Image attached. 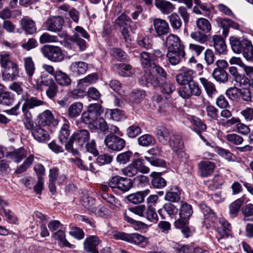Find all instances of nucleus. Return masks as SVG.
Here are the masks:
<instances>
[{
    "mask_svg": "<svg viewBox=\"0 0 253 253\" xmlns=\"http://www.w3.org/2000/svg\"><path fill=\"white\" fill-rule=\"evenodd\" d=\"M230 42L233 51L237 54L242 52V47H249V40L247 39L239 40L235 37L230 38Z\"/></svg>",
    "mask_w": 253,
    "mask_h": 253,
    "instance_id": "nucleus-23",
    "label": "nucleus"
},
{
    "mask_svg": "<svg viewBox=\"0 0 253 253\" xmlns=\"http://www.w3.org/2000/svg\"><path fill=\"white\" fill-rule=\"evenodd\" d=\"M19 70L18 66L16 64H12V66H9L2 69V79L6 81H12L16 79L19 76Z\"/></svg>",
    "mask_w": 253,
    "mask_h": 253,
    "instance_id": "nucleus-13",
    "label": "nucleus"
},
{
    "mask_svg": "<svg viewBox=\"0 0 253 253\" xmlns=\"http://www.w3.org/2000/svg\"><path fill=\"white\" fill-rule=\"evenodd\" d=\"M150 176L153 177L151 184L153 187L157 188H162L166 185V181L161 177V173L153 172L150 174Z\"/></svg>",
    "mask_w": 253,
    "mask_h": 253,
    "instance_id": "nucleus-41",
    "label": "nucleus"
},
{
    "mask_svg": "<svg viewBox=\"0 0 253 253\" xmlns=\"http://www.w3.org/2000/svg\"><path fill=\"white\" fill-rule=\"evenodd\" d=\"M181 190L177 186L171 187L169 190L166 192L165 198L166 200L176 203L180 199Z\"/></svg>",
    "mask_w": 253,
    "mask_h": 253,
    "instance_id": "nucleus-32",
    "label": "nucleus"
},
{
    "mask_svg": "<svg viewBox=\"0 0 253 253\" xmlns=\"http://www.w3.org/2000/svg\"><path fill=\"white\" fill-rule=\"evenodd\" d=\"M199 81L208 96L210 98H212L213 95L217 92L214 83L204 77L200 78Z\"/></svg>",
    "mask_w": 253,
    "mask_h": 253,
    "instance_id": "nucleus-25",
    "label": "nucleus"
},
{
    "mask_svg": "<svg viewBox=\"0 0 253 253\" xmlns=\"http://www.w3.org/2000/svg\"><path fill=\"white\" fill-rule=\"evenodd\" d=\"M72 136V139L77 141L79 146H82L88 141L89 133L85 129L77 130Z\"/></svg>",
    "mask_w": 253,
    "mask_h": 253,
    "instance_id": "nucleus-28",
    "label": "nucleus"
},
{
    "mask_svg": "<svg viewBox=\"0 0 253 253\" xmlns=\"http://www.w3.org/2000/svg\"><path fill=\"white\" fill-rule=\"evenodd\" d=\"M83 109V104L81 102H74L68 109V115L70 118L74 119L78 117Z\"/></svg>",
    "mask_w": 253,
    "mask_h": 253,
    "instance_id": "nucleus-37",
    "label": "nucleus"
},
{
    "mask_svg": "<svg viewBox=\"0 0 253 253\" xmlns=\"http://www.w3.org/2000/svg\"><path fill=\"white\" fill-rule=\"evenodd\" d=\"M32 84L37 89H40L42 86H46L45 94L49 99L54 98L58 92V86L53 78L44 72L41 73L35 84Z\"/></svg>",
    "mask_w": 253,
    "mask_h": 253,
    "instance_id": "nucleus-1",
    "label": "nucleus"
},
{
    "mask_svg": "<svg viewBox=\"0 0 253 253\" xmlns=\"http://www.w3.org/2000/svg\"><path fill=\"white\" fill-rule=\"evenodd\" d=\"M194 71L186 67H182L176 76L177 83L180 85L188 84L193 81Z\"/></svg>",
    "mask_w": 253,
    "mask_h": 253,
    "instance_id": "nucleus-12",
    "label": "nucleus"
},
{
    "mask_svg": "<svg viewBox=\"0 0 253 253\" xmlns=\"http://www.w3.org/2000/svg\"><path fill=\"white\" fill-rule=\"evenodd\" d=\"M155 4L161 11L165 14L172 12L174 9V5L170 2L165 0H155Z\"/></svg>",
    "mask_w": 253,
    "mask_h": 253,
    "instance_id": "nucleus-34",
    "label": "nucleus"
},
{
    "mask_svg": "<svg viewBox=\"0 0 253 253\" xmlns=\"http://www.w3.org/2000/svg\"><path fill=\"white\" fill-rule=\"evenodd\" d=\"M133 156L131 151H126L119 154L116 157L117 163L120 164L125 165L129 162Z\"/></svg>",
    "mask_w": 253,
    "mask_h": 253,
    "instance_id": "nucleus-56",
    "label": "nucleus"
},
{
    "mask_svg": "<svg viewBox=\"0 0 253 253\" xmlns=\"http://www.w3.org/2000/svg\"><path fill=\"white\" fill-rule=\"evenodd\" d=\"M122 173L128 177H132L136 175L138 172L148 173L150 169L143 163L142 159H134L128 166L121 169Z\"/></svg>",
    "mask_w": 253,
    "mask_h": 253,
    "instance_id": "nucleus-3",
    "label": "nucleus"
},
{
    "mask_svg": "<svg viewBox=\"0 0 253 253\" xmlns=\"http://www.w3.org/2000/svg\"><path fill=\"white\" fill-rule=\"evenodd\" d=\"M31 129L32 135L38 141L44 142L48 139L49 135L47 132L42 128L41 126L37 125Z\"/></svg>",
    "mask_w": 253,
    "mask_h": 253,
    "instance_id": "nucleus-27",
    "label": "nucleus"
},
{
    "mask_svg": "<svg viewBox=\"0 0 253 253\" xmlns=\"http://www.w3.org/2000/svg\"><path fill=\"white\" fill-rule=\"evenodd\" d=\"M70 135V124L66 120L60 130L58 139L61 143H66Z\"/></svg>",
    "mask_w": 253,
    "mask_h": 253,
    "instance_id": "nucleus-38",
    "label": "nucleus"
},
{
    "mask_svg": "<svg viewBox=\"0 0 253 253\" xmlns=\"http://www.w3.org/2000/svg\"><path fill=\"white\" fill-rule=\"evenodd\" d=\"M70 161L74 163L81 170H89L92 172L95 171V169L94 168L92 164L89 163L88 166L87 165H84L83 163L82 160L78 157L71 158Z\"/></svg>",
    "mask_w": 253,
    "mask_h": 253,
    "instance_id": "nucleus-50",
    "label": "nucleus"
},
{
    "mask_svg": "<svg viewBox=\"0 0 253 253\" xmlns=\"http://www.w3.org/2000/svg\"><path fill=\"white\" fill-rule=\"evenodd\" d=\"M99 239L97 236H90L84 242V250L88 253H99L96 247L99 244Z\"/></svg>",
    "mask_w": 253,
    "mask_h": 253,
    "instance_id": "nucleus-17",
    "label": "nucleus"
},
{
    "mask_svg": "<svg viewBox=\"0 0 253 253\" xmlns=\"http://www.w3.org/2000/svg\"><path fill=\"white\" fill-rule=\"evenodd\" d=\"M27 155V151L23 148H20L8 152L6 154V157L9 158L16 163H19Z\"/></svg>",
    "mask_w": 253,
    "mask_h": 253,
    "instance_id": "nucleus-29",
    "label": "nucleus"
},
{
    "mask_svg": "<svg viewBox=\"0 0 253 253\" xmlns=\"http://www.w3.org/2000/svg\"><path fill=\"white\" fill-rule=\"evenodd\" d=\"M104 143L108 148L115 151H121L126 146V141L123 138L113 134L105 136Z\"/></svg>",
    "mask_w": 253,
    "mask_h": 253,
    "instance_id": "nucleus-6",
    "label": "nucleus"
},
{
    "mask_svg": "<svg viewBox=\"0 0 253 253\" xmlns=\"http://www.w3.org/2000/svg\"><path fill=\"white\" fill-rule=\"evenodd\" d=\"M179 95L183 98H189L192 96L200 97L202 99L201 107H204L208 103L204 96H201L202 90L197 82L192 81L187 84L180 87L178 91Z\"/></svg>",
    "mask_w": 253,
    "mask_h": 253,
    "instance_id": "nucleus-2",
    "label": "nucleus"
},
{
    "mask_svg": "<svg viewBox=\"0 0 253 253\" xmlns=\"http://www.w3.org/2000/svg\"><path fill=\"white\" fill-rule=\"evenodd\" d=\"M185 52L184 49L168 50L167 57L169 62L172 65L178 64L184 58Z\"/></svg>",
    "mask_w": 253,
    "mask_h": 253,
    "instance_id": "nucleus-19",
    "label": "nucleus"
},
{
    "mask_svg": "<svg viewBox=\"0 0 253 253\" xmlns=\"http://www.w3.org/2000/svg\"><path fill=\"white\" fill-rule=\"evenodd\" d=\"M196 26L198 29L204 33H208L211 29L210 22L206 18H199L196 20Z\"/></svg>",
    "mask_w": 253,
    "mask_h": 253,
    "instance_id": "nucleus-45",
    "label": "nucleus"
},
{
    "mask_svg": "<svg viewBox=\"0 0 253 253\" xmlns=\"http://www.w3.org/2000/svg\"><path fill=\"white\" fill-rule=\"evenodd\" d=\"M241 48V53L244 58L248 61L253 60V46L251 42L249 41V47L244 46Z\"/></svg>",
    "mask_w": 253,
    "mask_h": 253,
    "instance_id": "nucleus-64",
    "label": "nucleus"
},
{
    "mask_svg": "<svg viewBox=\"0 0 253 253\" xmlns=\"http://www.w3.org/2000/svg\"><path fill=\"white\" fill-rule=\"evenodd\" d=\"M12 64H15L11 59L10 55L7 52H1L0 53V65L2 69H4Z\"/></svg>",
    "mask_w": 253,
    "mask_h": 253,
    "instance_id": "nucleus-58",
    "label": "nucleus"
},
{
    "mask_svg": "<svg viewBox=\"0 0 253 253\" xmlns=\"http://www.w3.org/2000/svg\"><path fill=\"white\" fill-rule=\"evenodd\" d=\"M169 143L179 159H181L185 156V152L182 150L184 146L183 142L179 135L171 136L169 139Z\"/></svg>",
    "mask_w": 253,
    "mask_h": 253,
    "instance_id": "nucleus-11",
    "label": "nucleus"
},
{
    "mask_svg": "<svg viewBox=\"0 0 253 253\" xmlns=\"http://www.w3.org/2000/svg\"><path fill=\"white\" fill-rule=\"evenodd\" d=\"M120 75L124 77L129 76L132 74V67L129 65L119 63L116 65Z\"/></svg>",
    "mask_w": 253,
    "mask_h": 253,
    "instance_id": "nucleus-55",
    "label": "nucleus"
},
{
    "mask_svg": "<svg viewBox=\"0 0 253 253\" xmlns=\"http://www.w3.org/2000/svg\"><path fill=\"white\" fill-rule=\"evenodd\" d=\"M82 205L89 211L92 212L95 210V201L94 199L85 197L82 200Z\"/></svg>",
    "mask_w": 253,
    "mask_h": 253,
    "instance_id": "nucleus-61",
    "label": "nucleus"
},
{
    "mask_svg": "<svg viewBox=\"0 0 253 253\" xmlns=\"http://www.w3.org/2000/svg\"><path fill=\"white\" fill-rule=\"evenodd\" d=\"M98 80L97 75L95 73L88 75L85 78L80 80L79 82V86H86L90 84L95 83Z\"/></svg>",
    "mask_w": 253,
    "mask_h": 253,
    "instance_id": "nucleus-51",
    "label": "nucleus"
},
{
    "mask_svg": "<svg viewBox=\"0 0 253 253\" xmlns=\"http://www.w3.org/2000/svg\"><path fill=\"white\" fill-rule=\"evenodd\" d=\"M44 57L50 61L59 62L64 59V55L59 46L46 44L40 49Z\"/></svg>",
    "mask_w": 253,
    "mask_h": 253,
    "instance_id": "nucleus-4",
    "label": "nucleus"
},
{
    "mask_svg": "<svg viewBox=\"0 0 253 253\" xmlns=\"http://www.w3.org/2000/svg\"><path fill=\"white\" fill-rule=\"evenodd\" d=\"M38 123L41 126H49L56 123L53 114L48 110L43 111L38 118Z\"/></svg>",
    "mask_w": 253,
    "mask_h": 253,
    "instance_id": "nucleus-18",
    "label": "nucleus"
},
{
    "mask_svg": "<svg viewBox=\"0 0 253 253\" xmlns=\"http://www.w3.org/2000/svg\"><path fill=\"white\" fill-rule=\"evenodd\" d=\"M125 220L127 222L131 224L135 230L147 229L149 226L144 222L136 221L128 216L126 213L124 214Z\"/></svg>",
    "mask_w": 253,
    "mask_h": 253,
    "instance_id": "nucleus-48",
    "label": "nucleus"
},
{
    "mask_svg": "<svg viewBox=\"0 0 253 253\" xmlns=\"http://www.w3.org/2000/svg\"><path fill=\"white\" fill-rule=\"evenodd\" d=\"M244 201L245 197L243 196L230 204L229 206L230 214L232 217H234L237 215L239 210L244 203Z\"/></svg>",
    "mask_w": 253,
    "mask_h": 253,
    "instance_id": "nucleus-47",
    "label": "nucleus"
},
{
    "mask_svg": "<svg viewBox=\"0 0 253 253\" xmlns=\"http://www.w3.org/2000/svg\"><path fill=\"white\" fill-rule=\"evenodd\" d=\"M21 24L23 28L26 33L33 34L37 31L35 22L28 18H24L21 20Z\"/></svg>",
    "mask_w": 253,
    "mask_h": 253,
    "instance_id": "nucleus-44",
    "label": "nucleus"
},
{
    "mask_svg": "<svg viewBox=\"0 0 253 253\" xmlns=\"http://www.w3.org/2000/svg\"><path fill=\"white\" fill-rule=\"evenodd\" d=\"M242 213L244 216L243 220L248 221L250 219L249 217L253 216V204H248L243 206L241 209Z\"/></svg>",
    "mask_w": 253,
    "mask_h": 253,
    "instance_id": "nucleus-63",
    "label": "nucleus"
},
{
    "mask_svg": "<svg viewBox=\"0 0 253 253\" xmlns=\"http://www.w3.org/2000/svg\"><path fill=\"white\" fill-rule=\"evenodd\" d=\"M213 45L216 52L219 55L227 53V47L224 39L220 36L214 35L212 37Z\"/></svg>",
    "mask_w": 253,
    "mask_h": 253,
    "instance_id": "nucleus-22",
    "label": "nucleus"
},
{
    "mask_svg": "<svg viewBox=\"0 0 253 253\" xmlns=\"http://www.w3.org/2000/svg\"><path fill=\"white\" fill-rule=\"evenodd\" d=\"M101 197L108 204V206L110 208L115 209V208H119L121 207L120 201L113 195L104 193L101 194Z\"/></svg>",
    "mask_w": 253,
    "mask_h": 253,
    "instance_id": "nucleus-42",
    "label": "nucleus"
},
{
    "mask_svg": "<svg viewBox=\"0 0 253 253\" xmlns=\"http://www.w3.org/2000/svg\"><path fill=\"white\" fill-rule=\"evenodd\" d=\"M140 61L142 67L146 69L152 68L155 64L151 54L148 52H142L140 54Z\"/></svg>",
    "mask_w": 253,
    "mask_h": 253,
    "instance_id": "nucleus-39",
    "label": "nucleus"
},
{
    "mask_svg": "<svg viewBox=\"0 0 253 253\" xmlns=\"http://www.w3.org/2000/svg\"><path fill=\"white\" fill-rule=\"evenodd\" d=\"M34 158L35 156L33 155H30L25 160L23 163L17 169L16 172L17 173L20 174L26 171L32 164Z\"/></svg>",
    "mask_w": 253,
    "mask_h": 253,
    "instance_id": "nucleus-54",
    "label": "nucleus"
},
{
    "mask_svg": "<svg viewBox=\"0 0 253 253\" xmlns=\"http://www.w3.org/2000/svg\"><path fill=\"white\" fill-rule=\"evenodd\" d=\"M108 184L111 188H117L123 192L129 191L133 186L130 179L119 175L112 177L108 181Z\"/></svg>",
    "mask_w": 253,
    "mask_h": 253,
    "instance_id": "nucleus-5",
    "label": "nucleus"
},
{
    "mask_svg": "<svg viewBox=\"0 0 253 253\" xmlns=\"http://www.w3.org/2000/svg\"><path fill=\"white\" fill-rule=\"evenodd\" d=\"M189 221H186L185 220L181 221L180 220H176L174 222V226L176 228L181 229V232L186 238H188L190 235V230L189 227L187 226Z\"/></svg>",
    "mask_w": 253,
    "mask_h": 253,
    "instance_id": "nucleus-49",
    "label": "nucleus"
},
{
    "mask_svg": "<svg viewBox=\"0 0 253 253\" xmlns=\"http://www.w3.org/2000/svg\"><path fill=\"white\" fill-rule=\"evenodd\" d=\"M153 25L157 36L159 37L167 34L169 32V24L165 20L155 18L153 21Z\"/></svg>",
    "mask_w": 253,
    "mask_h": 253,
    "instance_id": "nucleus-15",
    "label": "nucleus"
},
{
    "mask_svg": "<svg viewBox=\"0 0 253 253\" xmlns=\"http://www.w3.org/2000/svg\"><path fill=\"white\" fill-rule=\"evenodd\" d=\"M113 238L116 240H122L135 245L144 242L146 238L138 233L127 234L124 232H116L113 234Z\"/></svg>",
    "mask_w": 253,
    "mask_h": 253,
    "instance_id": "nucleus-7",
    "label": "nucleus"
},
{
    "mask_svg": "<svg viewBox=\"0 0 253 253\" xmlns=\"http://www.w3.org/2000/svg\"><path fill=\"white\" fill-rule=\"evenodd\" d=\"M170 131L168 128L164 126H158L156 128V135L158 141L164 144L169 143L170 139Z\"/></svg>",
    "mask_w": 253,
    "mask_h": 253,
    "instance_id": "nucleus-21",
    "label": "nucleus"
},
{
    "mask_svg": "<svg viewBox=\"0 0 253 253\" xmlns=\"http://www.w3.org/2000/svg\"><path fill=\"white\" fill-rule=\"evenodd\" d=\"M220 223L221 226L217 230L220 236V237L218 238V241L219 243H222L221 241L223 239L227 238L231 235V227L230 224L224 218L220 219Z\"/></svg>",
    "mask_w": 253,
    "mask_h": 253,
    "instance_id": "nucleus-20",
    "label": "nucleus"
},
{
    "mask_svg": "<svg viewBox=\"0 0 253 253\" xmlns=\"http://www.w3.org/2000/svg\"><path fill=\"white\" fill-rule=\"evenodd\" d=\"M150 193V190L147 189L143 191H139L131 194L127 196L126 199L130 203L134 204H138L144 202L145 197Z\"/></svg>",
    "mask_w": 253,
    "mask_h": 253,
    "instance_id": "nucleus-31",
    "label": "nucleus"
},
{
    "mask_svg": "<svg viewBox=\"0 0 253 253\" xmlns=\"http://www.w3.org/2000/svg\"><path fill=\"white\" fill-rule=\"evenodd\" d=\"M14 97L10 92L5 91L0 93V104L9 106L13 104Z\"/></svg>",
    "mask_w": 253,
    "mask_h": 253,
    "instance_id": "nucleus-53",
    "label": "nucleus"
},
{
    "mask_svg": "<svg viewBox=\"0 0 253 253\" xmlns=\"http://www.w3.org/2000/svg\"><path fill=\"white\" fill-rule=\"evenodd\" d=\"M188 120L194 126L193 130L195 131L200 136L202 139L206 141L204 137L201 135V133L206 131L207 126L199 118L193 116H188Z\"/></svg>",
    "mask_w": 253,
    "mask_h": 253,
    "instance_id": "nucleus-16",
    "label": "nucleus"
},
{
    "mask_svg": "<svg viewBox=\"0 0 253 253\" xmlns=\"http://www.w3.org/2000/svg\"><path fill=\"white\" fill-rule=\"evenodd\" d=\"M28 109H29L22 105V111L24 115L23 122L26 127L30 130L34 127V122L32 120V116Z\"/></svg>",
    "mask_w": 253,
    "mask_h": 253,
    "instance_id": "nucleus-46",
    "label": "nucleus"
},
{
    "mask_svg": "<svg viewBox=\"0 0 253 253\" xmlns=\"http://www.w3.org/2000/svg\"><path fill=\"white\" fill-rule=\"evenodd\" d=\"M23 60L26 74L28 76L29 81H31L36 69L35 64L31 57H25Z\"/></svg>",
    "mask_w": 253,
    "mask_h": 253,
    "instance_id": "nucleus-40",
    "label": "nucleus"
},
{
    "mask_svg": "<svg viewBox=\"0 0 253 253\" xmlns=\"http://www.w3.org/2000/svg\"><path fill=\"white\" fill-rule=\"evenodd\" d=\"M212 77L217 83L225 84L228 81L229 75L225 70L213 69Z\"/></svg>",
    "mask_w": 253,
    "mask_h": 253,
    "instance_id": "nucleus-36",
    "label": "nucleus"
},
{
    "mask_svg": "<svg viewBox=\"0 0 253 253\" xmlns=\"http://www.w3.org/2000/svg\"><path fill=\"white\" fill-rule=\"evenodd\" d=\"M81 37L88 39L90 36L83 27L77 26L75 27L73 31V35L71 36L70 39H82Z\"/></svg>",
    "mask_w": 253,
    "mask_h": 253,
    "instance_id": "nucleus-59",
    "label": "nucleus"
},
{
    "mask_svg": "<svg viewBox=\"0 0 253 253\" xmlns=\"http://www.w3.org/2000/svg\"><path fill=\"white\" fill-rule=\"evenodd\" d=\"M29 94L26 92L22 96V99L25 101L23 105L29 109H33L35 107L43 105L44 102L36 97L29 98Z\"/></svg>",
    "mask_w": 253,
    "mask_h": 253,
    "instance_id": "nucleus-26",
    "label": "nucleus"
},
{
    "mask_svg": "<svg viewBox=\"0 0 253 253\" xmlns=\"http://www.w3.org/2000/svg\"><path fill=\"white\" fill-rule=\"evenodd\" d=\"M193 214V210L190 205L182 201L179 208V218L177 220L189 221L190 216Z\"/></svg>",
    "mask_w": 253,
    "mask_h": 253,
    "instance_id": "nucleus-24",
    "label": "nucleus"
},
{
    "mask_svg": "<svg viewBox=\"0 0 253 253\" xmlns=\"http://www.w3.org/2000/svg\"><path fill=\"white\" fill-rule=\"evenodd\" d=\"M164 43L168 50H181L185 48L180 38L177 35L172 34L166 38Z\"/></svg>",
    "mask_w": 253,
    "mask_h": 253,
    "instance_id": "nucleus-10",
    "label": "nucleus"
},
{
    "mask_svg": "<svg viewBox=\"0 0 253 253\" xmlns=\"http://www.w3.org/2000/svg\"><path fill=\"white\" fill-rule=\"evenodd\" d=\"M144 217H145L147 220L154 223H156L159 220V217L155 209L151 206H148Z\"/></svg>",
    "mask_w": 253,
    "mask_h": 253,
    "instance_id": "nucleus-62",
    "label": "nucleus"
},
{
    "mask_svg": "<svg viewBox=\"0 0 253 253\" xmlns=\"http://www.w3.org/2000/svg\"><path fill=\"white\" fill-rule=\"evenodd\" d=\"M146 96L145 92L143 90H133L129 95L131 101L136 103L142 101Z\"/></svg>",
    "mask_w": 253,
    "mask_h": 253,
    "instance_id": "nucleus-52",
    "label": "nucleus"
},
{
    "mask_svg": "<svg viewBox=\"0 0 253 253\" xmlns=\"http://www.w3.org/2000/svg\"><path fill=\"white\" fill-rule=\"evenodd\" d=\"M198 166L201 175L203 177L211 175L215 168L214 164L209 161H202L198 164Z\"/></svg>",
    "mask_w": 253,
    "mask_h": 253,
    "instance_id": "nucleus-30",
    "label": "nucleus"
},
{
    "mask_svg": "<svg viewBox=\"0 0 253 253\" xmlns=\"http://www.w3.org/2000/svg\"><path fill=\"white\" fill-rule=\"evenodd\" d=\"M201 208L204 217V223L207 228L211 227L216 221L214 212L205 204L201 205Z\"/></svg>",
    "mask_w": 253,
    "mask_h": 253,
    "instance_id": "nucleus-14",
    "label": "nucleus"
},
{
    "mask_svg": "<svg viewBox=\"0 0 253 253\" xmlns=\"http://www.w3.org/2000/svg\"><path fill=\"white\" fill-rule=\"evenodd\" d=\"M137 141L140 146L147 147L153 144L155 139L151 135L145 134L139 137L137 139Z\"/></svg>",
    "mask_w": 253,
    "mask_h": 253,
    "instance_id": "nucleus-57",
    "label": "nucleus"
},
{
    "mask_svg": "<svg viewBox=\"0 0 253 253\" xmlns=\"http://www.w3.org/2000/svg\"><path fill=\"white\" fill-rule=\"evenodd\" d=\"M88 68L87 64L83 61H76L73 62L70 70L74 74L80 75L84 74Z\"/></svg>",
    "mask_w": 253,
    "mask_h": 253,
    "instance_id": "nucleus-33",
    "label": "nucleus"
},
{
    "mask_svg": "<svg viewBox=\"0 0 253 253\" xmlns=\"http://www.w3.org/2000/svg\"><path fill=\"white\" fill-rule=\"evenodd\" d=\"M115 25L120 28V32L125 41L127 42H130L127 25L132 23L130 18L124 13L120 15L115 20Z\"/></svg>",
    "mask_w": 253,
    "mask_h": 253,
    "instance_id": "nucleus-8",
    "label": "nucleus"
},
{
    "mask_svg": "<svg viewBox=\"0 0 253 253\" xmlns=\"http://www.w3.org/2000/svg\"><path fill=\"white\" fill-rule=\"evenodd\" d=\"M90 129L100 130L101 132H105L108 130L109 126L107 122L103 118H97L93 124L91 125Z\"/></svg>",
    "mask_w": 253,
    "mask_h": 253,
    "instance_id": "nucleus-43",
    "label": "nucleus"
},
{
    "mask_svg": "<svg viewBox=\"0 0 253 253\" xmlns=\"http://www.w3.org/2000/svg\"><path fill=\"white\" fill-rule=\"evenodd\" d=\"M54 78L56 83L61 86H66L71 83V79L70 77L61 70L56 71Z\"/></svg>",
    "mask_w": 253,
    "mask_h": 253,
    "instance_id": "nucleus-35",
    "label": "nucleus"
},
{
    "mask_svg": "<svg viewBox=\"0 0 253 253\" xmlns=\"http://www.w3.org/2000/svg\"><path fill=\"white\" fill-rule=\"evenodd\" d=\"M64 24V19L60 16H51L45 22L46 30L52 32H60Z\"/></svg>",
    "mask_w": 253,
    "mask_h": 253,
    "instance_id": "nucleus-9",
    "label": "nucleus"
},
{
    "mask_svg": "<svg viewBox=\"0 0 253 253\" xmlns=\"http://www.w3.org/2000/svg\"><path fill=\"white\" fill-rule=\"evenodd\" d=\"M105 116L114 121H119L123 118L124 114L121 110L115 109L107 110Z\"/></svg>",
    "mask_w": 253,
    "mask_h": 253,
    "instance_id": "nucleus-60",
    "label": "nucleus"
}]
</instances>
